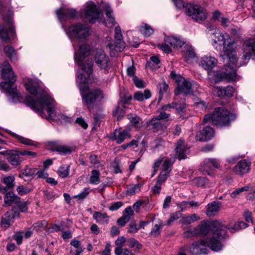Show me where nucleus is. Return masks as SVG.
<instances>
[{"label":"nucleus","instance_id":"1","mask_svg":"<svg viewBox=\"0 0 255 255\" xmlns=\"http://www.w3.org/2000/svg\"><path fill=\"white\" fill-rule=\"evenodd\" d=\"M56 102L47 91L43 88L42 83L33 79V110L41 117L61 123L70 122L71 118L63 114H56Z\"/></svg>","mask_w":255,"mask_h":255},{"label":"nucleus","instance_id":"2","mask_svg":"<svg viewBox=\"0 0 255 255\" xmlns=\"http://www.w3.org/2000/svg\"><path fill=\"white\" fill-rule=\"evenodd\" d=\"M213 34L215 37V43L220 41L223 42V54L221 56L225 63V71H219L216 74L215 83H217L222 80L231 82L238 80L237 68L242 64H238L237 62V54L234 48V43L228 34L223 33L218 29L215 30Z\"/></svg>","mask_w":255,"mask_h":255},{"label":"nucleus","instance_id":"3","mask_svg":"<svg viewBox=\"0 0 255 255\" xmlns=\"http://www.w3.org/2000/svg\"><path fill=\"white\" fill-rule=\"evenodd\" d=\"M211 231H212V236L206 240L208 241V247L214 251H219L222 249L221 241L225 238L227 228L219 221L210 222L203 220L196 227L190 228L185 232L183 235L186 238L198 235L206 236Z\"/></svg>","mask_w":255,"mask_h":255},{"label":"nucleus","instance_id":"4","mask_svg":"<svg viewBox=\"0 0 255 255\" xmlns=\"http://www.w3.org/2000/svg\"><path fill=\"white\" fill-rule=\"evenodd\" d=\"M83 73L77 76V83L81 92L83 104L91 111L104 98L103 92L99 88L90 89L87 85L90 76Z\"/></svg>","mask_w":255,"mask_h":255},{"label":"nucleus","instance_id":"5","mask_svg":"<svg viewBox=\"0 0 255 255\" xmlns=\"http://www.w3.org/2000/svg\"><path fill=\"white\" fill-rule=\"evenodd\" d=\"M0 73L1 78L6 81L1 82L0 87L7 92L11 102L16 103L19 101L20 94L17 92L14 84L16 75L8 61H5L0 64Z\"/></svg>","mask_w":255,"mask_h":255},{"label":"nucleus","instance_id":"6","mask_svg":"<svg viewBox=\"0 0 255 255\" xmlns=\"http://www.w3.org/2000/svg\"><path fill=\"white\" fill-rule=\"evenodd\" d=\"M0 14L3 21V24H0V38L5 42L8 43L10 38H15V31L6 0H0Z\"/></svg>","mask_w":255,"mask_h":255},{"label":"nucleus","instance_id":"7","mask_svg":"<svg viewBox=\"0 0 255 255\" xmlns=\"http://www.w3.org/2000/svg\"><path fill=\"white\" fill-rule=\"evenodd\" d=\"M235 119V115L230 113L224 108L220 107L215 109L213 114L205 116L204 122L207 123L212 121L217 127H224L228 126Z\"/></svg>","mask_w":255,"mask_h":255},{"label":"nucleus","instance_id":"8","mask_svg":"<svg viewBox=\"0 0 255 255\" xmlns=\"http://www.w3.org/2000/svg\"><path fill=\"white\" fill-rule=\"evenodd\" d=\"M91 46L88 44H82L79 46L78 53H75L74 58L75 61L81 67L82 70L88 76L92 73L93 62L92 59L88 58L82 64L83 59L90 54Z\"/></svg>","mask_w":255,"mask_h":255},{"label":"nucleus","instance_id":"9","mask_svg":"<svg viewBox=\"0 0 255 255\" xmlns=\"http://www.w3.org/2000/svg\"><path fill=\"white\" fill-rule=\"evenodd\" d=\"M65 31L69 38H75L79 40H85L90 34L89 25L81 23L72 24Z\"/></svg>","mask_w":255,"mask_h":255},{"label":"nucleus","instance_id":"10","mask_svg":"<svg viewBox=\"0 0 255 255\" xmlns=\"http://www.w3.org/2000/svg\"><path fill=\"white\" fill-rule=\"evenodd\" d=\"M170 76L177 84L176 89L174 91L175 95L180 93H183L186 96L193 94V84L191 82L187 81L184 77L177 75L173 71L171 72Z\"/></svg>","mask_w":255,"mask_h":255},{"label":"nucleus","instance_id":"11","mask_svg":"<svg viewBox=\"0 0 255 255\" xmlns=\"http://www.w3.org/2000/svg\"><path fill=\"white\" fill-rule=\"evenodd\" d=\"M185 12L196 21H202L207 18L206 10L199 5L187 4L185 6Z\"/></svg>","mask_w":255,"mask_h":255},{"label":"nucleus","instance_id":"12","mask_svg":"<svg viewBox=\"0 0 255 255\" xmlns=\"http://www.w3.org/2000/svg\"><path fill=\"white\" fill-rule=\"evenodd\" d=\"M95 62L96 65L106 73L110 68V58L102 48H97L95 50L94 56Z\"/></svg>","mask_w":255,"mask_h":255},{"label":"nucleus","instance_id":"13","mask_svg":"<svg viewBox=\"0 0 255 255\" xmlns=\"http://www.w3.org/2000/svg\"><path fill=\"white\" fill-rule=\"evenodd\" d=\"M221 167V161L216 158H205L200 164L199 169L204 172L208 175L211 176L213 174V169H220Z\"/></svg>","mask_w":255,"mask_h":255},{"label":"nucleus","instance_id":"14","mask_svg":"<svg viewBox=\"0 0 255 255\" xmlns=\"http://www.w3.org/2000/svg\"><path fill=\"white\" fill-rule=\"evenodd\" d=\"M85 17L91 23H94L99 19L101 13L97 5L92 1H89L86 3L85 9L83 10Z\"/></svg>","mask_w":255,"mask_h":255},{"label":"nucleus","instance_id":"15","mask_svg":"<svg viewBox=\"0 0 255 255\" xmlns=\"http://www.w3.org/2000/svg\"><path fill=\"white\" fill-rule=\"evenodd\" d=\"M208 241L201 240L194 242L189 247V250L192 255H201L207 254V246Z\"/></svg>","mask_w":255,"mask_h":255},{"label":"nucleus","instance_id":"16","mask_svg":"<svg viewBox=\"0 0 255 255\" xmlns=\"http://www.w3.org/2000/svg\"><path fill=\"white\" fill-rule=\"evenodd\" d=\"M110 138L116 141L118 144L123 143L126 139L130 138L131 134L129 129H123L120 128H116L111 134Z\"/></svg>","mask_w":255,"mask_h":255},{"label":"nucleus","instance_id":"17","mask_svg":"<svg viewBox=\"0 0 255 255\" xmlns=\"http://www.w3.org/2000/svg\"><path fill=\"white\" fill-rule=\"evenodd\" d=\"M56 14L59 21L63 23L67 19H73L76 17L77 13L73 8H60L56 11Z\"/></svg>","mask_w":255,"mask_h":255},{"label":"nucleus","instance_id":"18","mask_svg":"<svg viewBox=\"0 0 255 255\" xmlns=\"http://www.w3.org/2000/svg\"><path fill=\"white\" fill-rule=\"evenodd\" d=\"M244 50L245 54L242 57L244 60V63H239L237 60V62L238 64H242L241 66L246 64L249 61L251 55H255V40L254 39H250L246 41L244 43Z\"/></svg>","mask_w":255,"mask_h":255},{"label":"nucleus","instance_id":"19","mask_svg":"<svg viewBox=\"0 0 255 255\" xmlns=\"http://www.w3.org/2000/svg\"><path fill=\"white\" fill-rule=\"evenodd\" d=\"M218 63V60L211 55H205L203 56L200 61V66L208 72L211 71Z\"/></svg>","mask_w":255,"mask_h":255},{"label":"nucleus","instance_id":"20","mask_svg":"<svg viewBox=\"0 0 255 255\" xmlns=\"http://www.w3.org/2000/svg\"><path fill=\"white\" fill-rule=\"evenodd\" d=\"M251 162L247 160H241L234 168V172L238 175L242 176L250 170Z\"/></svg>","mask_w":255,"mask_h":255},{"label":"nucleus","instance_id":"21","mask_svg":"<svg viewBox=\"0 0 255 255\" xmlns=\"http://www.w3.org/2000/svg\"><path fill=\"white\" fill-rule=\"evenodd\" d=\"M175 150L176 156L180 160L186 158L187 155L189 153V147H187L182 140H179L177 142Z\"/></svg>","mask_w":255,"mask_h":255},{"label":"nucleus","instance_id":"22","mask_svg":"<svg viewBox=\"0 0 255 255\" xmlns=\"http://www.w3.org/2000/svg\"><path fill=\"white\" fill-rule=\"evenodd\" d=\"M214 94L218 97H231L235 92V89L231 86L227 87H215L214 91Z\"/></svg>","mask_w":255,"mask_h":255},{"label":"nucleus","instance_id":"23","mask_svg":"<svg viewBox=\"0 0 255 255\" xmlns=\"http://www.w3.org/2000/svg\"><path fill=\"white\" fill-rule=\"evenodd\" d=\"M23 83L25 90L29 94V95L25 97L24 103L32 108V80L29 78H25L23 80Z\"/></svg>","mask_w":255,"mask_h":255},{"label":"nucleus","instance_id":"24","mask_svg":"<svg viewBox=\"0 0 255 255\" xmlns=\"http://www.w3.org/2000/svg\"><path fill=\"white\" fill-rule=\"evenodd\" d=\"M18 215L19 214L16 212H14L13 215L8 211L5 212L1 219V227L5 230L9 228L12 225L13 219Z\"/></svg>","mask_w":255,"mask_h":255},{"label":"nucleus","instance_id":"25","mask_svg":"<svg viewBox=\"0 0 255 255\" xmlns=\"http://www.w3.org/2000/svg\"><path fill=\"white\" fill-rule=\"evenodd\" d=\"M164 40L165 42L176 49L181 48L184 44V40L180 37L165 36Z\"/></svg>","mask_w":255,"mask_h":255},{"label":"nucleus","instance_id":"26","mask_svg":"<svg viewBox=\"0 0 255 255\" xmlns=\"http://www.w3.org/2000/svg\"><path fill=\"white\" fill-rule=\"evenodd\" d=\"M20 198L14 194L12 192H8L6 193L4 197V205L3 206H9L12 204H17L19 203Z\"/></svg>","mask_w":255,"mask_h":255},{"label":"nucleus","instance_id":"27","mask_svg":"<svg viewBox=\"0 0 255 255\" xmlns=\"http://www.w3.org/2000/svg\"><path fill=\"white\" fill-rule=\"evenodd\" d=\"M220 208V203L217 201H213L207 205L206 214L208 216H214L218 213Z\"/></svg>","mask_w":255,"mask_h":255},{"label":"nucleus","instance_id":"28","mask_svg":"<svg viewBox=\"0 0 255 255\" xmlns=\"http://www.w3.org/2000/svg\"><path fill=\"white\" fill-rule=\"evenodd\" d=\"M201 137L199 138L200 141L210 139L215 135L214 129L210 126H206L200 132Z\"/></svg>","mask_w":255,"mask_h":255},{"label":"nucleus","instance_id":"29","mask_svg":"<svg viewBox=\"0 0 255 255\" xmlns=\"http://www.w3.org/2000/svg\"><path fill=\"white\" fill-rule=\"evenodd\" d=\"M104 9L107 17V21L105 24L108 27H113L116 24L115 18L112 15V10L108 4L105 5Z\"/></svg>","mask_w":255,"mask_h":255},{"label":"nucleus","instance_id":"30","mask_svg":"<svg viewBox=\"0 0 255 255\" xmlns=\"http://www.w3.org/2000/svg\"><path fill=\"white\" fill-rule=\"evenodd\" d=\"M8 162L12 166H17L20 165L21 161V158L19 156L18 151L11 152L7 158Z\"/></svg>","mask_w":255,"mask_h":255},{"label":"nucleus","instance_id":"31","mask_svg":"<svg viewBox=\"0 0 255 255\" xmlns=\"http://www.w3.org/2000/svg\"><path fill=\"white\" fill-rule=\"evenodd\" d=\"M147 125L153 128L155 131L163 129L165 127L162 124L161 122L157 118H152L147 123Z\"/></svg>","mask_w":255,"mask_h":255},{"label":"nucleus","instance_id":"32","mask_svg":"<svg viewBox=\"0 0 255 255\" xmlns=\"http://www.w3.org/2000/svg\"><path fill=\"white\" fill-rule=\"evenodd\" d=\"M93 218L98 223L105 224L109 221V217L106 213H102L100 212H95L93 215Z\"/></svg>","mask_w":255,"mask_h":255},{"label":"nucleus","instance_id":"33","mask_svg":"<svg viewBox=\"0 0 255 255\" xmlns=\"http://www.w3.org/2000/svg\"><path fill=\"white\" fill-rule=\"evenodd\" d=\"M3 51L7 57L11 61H16L17 60V56L15 50L10 45H7L4 47Z\"/></svg>","mask_w":255,"mask_h":255},{"label":"nucleus","instance_id":"34","mask_svg":"<svg viewBox=\"0 0 255 255\" xmlns=\"http://www.w3.org/2000/svg\"><path fill=\"white\" fill-rule=\"evenodd\" d=\"M151 95L150 91L148 89H146L144 91L143 93L140 91L135 92L133 97L136 100L141 102L150 98Z\"/></svg>","mask_w":255,"mask_h":255},{"label":"nucleus","instance_id":"35","mask_svg":"<svg viewBox=\"0 0 255 255\" xmlns=\"http://www.w3.org/2000/svg\"><path fill=\"white\" fill-rule=\"evenodd\" d=\"M6 132L9 134L10 135L12 136L13 137L17 139L20 143L26 145H32V141L30 139L24 137L22 136L18 135L15 133L9 130H6Z\"/></svg>","mask_w":255,"mask_h":255},{"label":"nucleus","instance_id":"36","mask_svg":"<svg viewBox=\"0 0 255 255\" xmlns=\"http://www.w3.org/2000/svg\"><path fill=\"white\" fill-rule=\"evenodd\" d=\"M19 176L25 181H30L32 179L31 168L30 167L26 166L24 169L21 170Z\"/></svg>","mask_w":255,"mask_h":255},{"label":"nucleus","instance_id":"37","mask_svg":"<svg viewBox=\"0 0 255 255\" xmlns=\"http://www.w3.org/2000/svg\"><path fill=\"white\" fill-rule=\"evenodd\" d=\"M128 119L131 124L136 128H140L142 124L141 119L137 115L134 114L128 115Z\"/></svg>","mask_w":255,"mask_h":255},{"label":"nucleus","instance_id":"38","mask_svg":"<svg viewBox=\"0 0 255 255\" xmlns=\"http://www.w3.org/2000/svg\"><path fill=\"white\" fill-rule=\"evenodd\" d=\"M140 32L145 37H149L154 32L152 28L146 23H143L139 27Z\"/></svg>","mask_w":255,"mask_h":255},{"label":"nucleus","instance_id":"39","mask_svg":"<svg viewBox=\"0 0 255 255\" xmlns=\"http://www.w3.org/2000/svg\"><path fill=\"white\" fill-rule=\"evenodd\" d=\"M126 242V238L124 237H120L115 242V244L117 246L115 249V254L116 255H120L123 251V247Z\"/></svg>","mask_w":255,"mask_h":255},{"label":"nucleus","instance_id":"40","mask_svg":"<svg viewBox=\"0 0 255 255\" xmlns=\"http://www.w3.org/2000/svg\"><path fill=\"white\" fill-rule=\"evenodd\" d=\"M173 164V162L172 161L171 159H165L162 165L161 172H163L164 173L169 174L172 170V166Z\"/></svg>","mask_w":255,"mask_h":255},{"label":"nucleus","instance_id":"41","mask_svg":"<svg viewBox=\"0 0 255 255\" xmlns=\"http://www.w3.org/2000/svg\"><path fill=\"white\" fill-rule=\"evenodd\" d=\"M160 62V60L158 57L154 56H151L150 58V61H148L146 64L147 68L152 70L158 68V65Z\"/></svg>","mask_w":255,"mask_h":255},{"label":"nucleus","instance_id":"42","mask_svg":"<svg viewBox=\"0 0 255 255\" xmlns=\"http://www.w3.org/2000/svg\"><path fill=\"white\" fill-rule=\"evenodd\" d=\"M200 217L196 214L185 216L182 218V223L185 225H189L199 220Z\"/></svg>","mask_w":255,"mask_h":255},{"label":"nucleus","instance_id":"43","mask_svg":"<svg viewBox=\"0 0 255 255\" xmlns=\"http://www.w3.org/2000/svg\"><path fill=\"white\" fill-rule=\"evenodd\" d=\"M100 173L98 170H93L90 177V183L92 184L97 185L100 182Z\"/></svg>","mask_w":255,"mask_h":255},{"label":"nucleus","instance_id":"44","mask_svg":"<svg viewBox=\"0 0 255 255\" xmlns=\"http://www.w3.org/2000/svg\"><path fill=\"white\" fill-rule=\"evenodd\" d=\"M70 165H62L58 169V175L62 178L67 177L69 174Z\"/></svg>","mask_w":255,"mask_h":255},{"label":"nucleus","instance_id":"45","mask_svg":"<svg viewBox=\"0 0 255 255\" xmlns=\"http://www.w3.org/2000/svg\"><path fill=\"white\" fill-rule=\"evenodd\" d=\"M194 184L198 187H204L209 184V180L205 177H199L193 179Z\"/></svg>","mask_w":255,"mask_h":255},{"label":"nucleus","instance_id":"46","mask_svg":"<svg viewBox=\"0 0 255 255\" xmlns=\"http://www.w3.org/2000/svg\"><path fill=\"white\" fill-rule=\"evenodd\" d=\"M141 184H137L132 185L129 187L127 191V194L128 195H133L140 191L141 187H142Z\"/></svg>","mask_w":255,"mask_h":255},{"label":"nucleus","instance_id":"47","mask_svg":"<svg viewBox=\"0 0 255 255\" xmlns=\"http://www.w3.org/2000/svg\"><path fill=\"white\" fill-rule=\"evenodd\" d=\"M14 177L13 175L6 176L2 179V182L6 185V188L8 190L14 186Z\"/></svg>","mask_w":255,"mask_h":255},{"label":"nucleus","instance_id":"48","mask_svg":"<svg viewBox=\"0 0 255 255\" xmlns=\"http://www.w3.org/2000/svg\"><path fill=\"white\" fill-rule=\"evenodd\" d=\"M72 151V149L71 147L63 145L61 143L57 151L60 154L64 155L68 154H70Z\"/></svg>","mask_w":255,"mask_h":255},{"label":"nucleus","instance_id":"49","mask_svg":"<svg viewBox=\"0 0 255 255\" xmlns=\"http://www.w3.org/2000/svg\"><path fill=\"white\" fill-rule=\"evenodd\" d=\"M196 56V54L193 48L191 46H186V58L188 60L190 59L194 58Z\"/></svg>","mask_w":255,"mask_h":255},{"label":"nucleus","instance_id":"50","mask_svg":"<svg viewBox=\"0 0 255 255\" xmlns=\"http://www.w3.org/2000/svg\"><path fill=\"white\" fill-rule=\"evenodd\" d=\"M158 87L159 90V100H161L162 98L163 94L167 92L168 86L165 82H163L159 84Z\"/></svg>","mask_w":255,"mask_h":255},{"label":"nucleus","instance_id":"51","mask_svg":"<svg viewBox=\"0 0 255 255\" xmlns=\"http://www.w3.org/2000/svg\"><path fill=\"white\" fill-rule=\"evenodd\" d=\"M128 242L129 247L134 248L136 250L140 249L142 247L141 245L137 241L132 238L129 239Z\"/></svg>","mask_w":255,"mask_h":255},{"label":"nucleus","instance_id":"52","mask_svg":"<svg viewBox=\"0 0 255 255\" xmlns=\"http://www.w3.org/2000/svg\"><path fill=\"white\" fill-rule=\"evenodd\" d=\"M125 47V43L122 39H115V48L116 50L121 52Z\"/></svg>","mask_w":255,"mask_h":255},{"label":"nucleus","instance_id":"53","mask_svg":"<svg viewBox=\"0 0 255 255\" xmlns=\"http://www.w3.org/2000/svg\"><path fill=\"white\" fill-rule=\"evenodd\" d=\"M162 226L160 224H156L154 225L150 232V234L154 237L157 236L159 235Z\"/></svg>","mask_w":255,"mask_h":255},{"label":"nucleus","instance_id":"54","mask_svg":"<svg viewBox=\"0 0 255 255\" xmlns=\"http://www.w3.org/2000/svg\"><path fill=\"white\" fill-rule=\"evenodd\" d=\"M249 189V187L248 186L237 189L231 193V196L233 198H236L241 193L248 191Z\"/></svg>","mask_w":255,"mask_h":255},{"label":"nucleus","instance_id":"55","mask_svg":"<svg viewBox=\"0 0 255 255\" xmlns=\"http://www.w3.org/2000/svg\"><path fill=\"white\" fill-rule=\"evenodd\" d=\"M169 175L168 174L160 171V174L157 177L156 182L162 185L167 180Z\"/></svg>","mask_w":255,"mask_h":255},{"label":"nucleus","instance_id":"56","mask_svg":"<svg viewBox=\"0 0 255 255\" xmlns=\"http://www.w3.org/2000/svg\"><path fill=\"white\" fill-rule=\"evenodd\" d=\"M162 161V159L161 158H159L157 159L152 166L153 171L152 174V176H154L158 171L160 165Z\"/></svg>","mask_w":255,"mask_h":255},{"label":"nucleus","instance_id":"57","mask_svg":"<svg viewBox=\"0 0 255 255\" xmlns=\"http://www.w3.org/2000/svg\"><path fill=\"white\" fill-rule=\"evenodd\" d=\"M47 223L45 220H42L33 224L34 228H37V230H41L46 227Z\"/></svg>","mask_w":255,"mask_h":255},{"label":"nucleus","instance_id":"58","mask_svg":"<svg viewBox=\"0 0 255 255\" xmlns=\"http://www.w3.org/2000/svg\"><path fill=\"white\" fill-rule=\"evenodd\" d=\"M89 191L88 189L85 188L82 192L79 194L74 195L73 198L75 199H78L79 200H82L86 198V197L89 194Z\"/></svg>","mask_w":255,"mask_h":255},{"label":"nucleus","instance_id":"59","mask_svg":"<svg viewBox=\"0 0 255 255\" xmlns=\"http://www.w3.org/2000/svg\"><path fill=\"white\" fill-rule=\"evenodd\" d=\"M16 191L20 195H23L30 191V189L23 185L19 186L17 187Z\"/></svg>","mask_w":255,"mask_h":255},{"label":"nucleus","instance_id":"60","mask_svg":"<svg viewBox=\"0 0 255 255\" xmlns=\"http://www.w3.org/2000/svg\"><path fill=\"white\" fill-rule=\"evenodd\" d=\"M124 205L123 202L121 201L116 202L113 203L109 207V209L111 211L118 210Z\"/></svg>","mask_w":255,"mask_h":255},{"label":"nucleus","instance_id":"61","mask_svg":"<svg viewBox=\"0 0 255 255\" xmlns=\"http://www.w3.org/2000/svg\"><path fill=\"white\" fill-rule=\"evenodd\" d=\"M186 107V104L184 103H182V104L176 103V106L175 107L176 113L178 115H182V114L184 113Z\"/></svg>","mask_w":255,"mask_h":255},{"label":"nucleus","instance_id":"62","mask_svg":"<svg viewBox=\"0 0 255 255\" xmlns=\"http://www.w3.org/2000/svg\"><path fill=\"white\" fill-rule=\"evenodd\" d=\"M179 215L180 213L178 212L171 214L170 216V218L167 221L166 224L167 225H170L172 222L179 219Z\"/></svg>","mask_w":255,"mask_h":255},{"label":"nucleus","instance_id":"63","mask_svg":"<svg viewBox=\"0 0 255 255\" xmlns=\"http://www.w3.org/2000/svg\"><path fill=\"white\" fill-rule=\"evenodd\" d=\"M124 112L123 110L119 107H118L113 112L114 116L117 117L118 120H120L121 118H122L124 116Z\"/></svg>","mask_w":255,"mask_h":255},{"label":"nucleus","instance_id":"64","mask_svg":"<svg viewBox=\"0 0 255 255\" xmlns=\"http://www.w3.org/2000/svg\"><path fill=\"white\" fill-rule=\"evenodd\" d=\"M60 144L61 143L58 141L50 142L49 144V149L52 151H57Z\"/></svg>","mask_w":255,"mask_h":255}]
</instances>
